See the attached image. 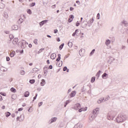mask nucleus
Returning <instances> with one entry per match:
<instances>
[{
	"label": "nucleus",
	"mask_w": 128,
	"mask_h": 128,
	"mask_svg": "<svg viewBox=\"0 0 128 128\" xmlns=\"http://www.w3.org/2000/svg\"><path fill=\"white\" fill-rule=\"evenodd\" d=\"M76 4H80V1H79V0L76 1Z\"/></svg>",
	"instance_id": "obj_55"
},
{
	"label": "nucleus",
	"mask_w": 128,
	"mask_h": 128,
	"mask_svg": "<svg viewBox=\"0 0 128 128\" xmlns=\"http://www.w3.org/2000/svg\"><path fill=\"white\" fill-rule=\"evenodd\" d=\"M10 57H6V60L7 62H10Z\"/></svg>",
	"instance_id": "obj_48"
},
{
	"label": "nucleus",
	"mask_w": 128,
	"mask_h": 128,
	"mask_svg": "<svg viewBox=\"0 0 128 128\" xmlns=\"http://www.w3.org/2000/svg\"><path fill=\"white\" fill-rule=\"evenodd\" d=\"M94 80H96V78L92 77V78L91 79V82H94Z\"/></svg>",
	"instance_id": "obj_25"
},
{
	"label": "nucleus",
	"mask_w": 128,
	"mask_h": 128,
	"mask_svg": "<svg viewBox=\"0 0 128 128\" xmlns=\"http://www.w3.org/2000/svg\"><path fill=\"white\" fill-rule=\"evenodd\" d=\"M40 84L42 86H44L46 84V80H42V82H40Z\"/></svg>",
	"instance_id": "obj_14"
},
{
	"label": "nucleus",
	"mask_w": 128,
	"mask_h": 128,
	"mask_svg": "<svg viewBox=\"0 0 128 128\" xmlns=\"http://www.w3.org/2000/svg\"><path fill=\"white\" fill-rule=\"evenodd\" d=\"M49 70H52V66L50 65L48 67Z\"/></svg>",
	"instance_id": "obj_42"
},
{
	"label": "nucleus",
	"mask_w": 128,
	"mask_h": 128,
	"mask_svg": "<svg viewBox=\"0 0 128 128\" xmlns=\"http://www.w3.org/2000/svg\"><path fill=\"white\" fill-rule=\"evenodd\" d=\"M63 70L64 72H66V70L67 72H68V68H66V66L64 68Z\"/></svg>",
	"instance_id": "obj_23"
},
{
	"label": "nucleus",
	"mask_w": 128,
	"mask_h": 128,
	"mask_svg": "<svg viewBox=\"0 0 128 128\" xmlns=\"http://www.w3.org/2000/svg\"><path fill=\"white\" fill-rule=\"evenodd\" d=\"M86 108H80V110H78L79 112H86Z\"/></svg>",
	"instance_id": "obj_9"
},
{
	"label": "nucleus",
	"mask_w": 128,
	"mask_h": 128,
	"mask_svg": "<svg viewBox=\"0 0 128 128\" xmlns=\"http://www.w3.org/2000/svg\"><path fill=\"white\" fill-rule=\"evenodd\" d=\"M18 42V38H14L12 41L13 44H14V46H16Z\"/></svg>",
	"instance_id": "obj_5"
},
{
	"label": "nucleus",
	"mask_w": 128,
	"mask_h": 128,
	"mask_svg": "<svg viewBox=\"0 0 128 128\" xmlns=\"http://www.w3.org/2000/svg\"><path fill=\"white\" fill-rule=\"evenodd\" d=\"M61 46H62V47L64 48V44H61Z\"/></svg>",
	"instance_id": "obj_58"
},
{
	"label": "nucleus",
	"mask_w": 128,
	"mask_h": 128,
	"mask_svg": "<svg viewBox=\"0 0 128 128\" xmlns=\"http://www.w3.org/2000/svg\"><path fill=\"white\" fill-rule=\"evenodd\" d=\"M96 51V50L94 49L92 52H90V54H94V52Z\"/></svg>",
	"instance_id": "obj_39"
},
{
	"label": "nucleus",
	"mask_w": 128,
	"mask_h": 128,
	"mask_svg": "<svg viewBox=\"0 0 128 128\" xmlns=\"http://www.w3.org/2000/svg\"><path fill=\"white\" fill-rule=\"evenodd\" d=\"M20 74H22V76H24V74L25 72L24 70H21L20 72Z\"/></svg>",
	"instance_id": "obj_29"
},
{
	"label": "nucleus",
	"mask_w": 128,
	"mask_h": 128,
	"mask_svg": "<svg viewBox=\"0 0 128 128\" xmlns=\"http://www.w3.org/2000/svg\"><path fill=\"white\" fill-rule=\"evenodd\" d=\"M62 66V61H61V64H58V66H60H60Z\"/></svg>",
	"instance_id": "obj_36"
},
{
	"label": "nucleus",
	"mask_w": 128,
	"mask_h": 128,
	"mask_svg": "<svg viewBox=\"0 0 128 128\" xmlns=\"http://www.w3.org/2000/svg\"><path fill=\"white\" fill-rule=\"evenodd\" d=\"M56 12H57V13L60 12V10H57Z\"/></svg>",
	"instance_id": "obj_61"
},
{
	"label": "nucleus",
	"mask_w": 128,
	"mask_h": 128,
	"mask_svg": "<svg viewBox=\"0 0 128 128\" xmlns=\"http://www.w3.org/2000/svg\"><path fill=\"white\" fill-rule=\"evenodd\" d=\"M0 94L2 96H6V94L4 93V92H1L0 93Z\"/></svg>",
	"instance_id": "obj_30"
},
{
	"label": "nucleus",
	"mask_w": 128,
	"mask_h": 128,
	"mask_svg": "<svg viewBox=\"0 0 128 128\" xmlns=\"http://www.w3.org/2000/svg\"><path fill=\"white\" fill-rule=\"evenodd\" d=\"M10 39L14 38V36H13L12 35H10Z\"/></svg>",
	"instance_id": "obj_46"
},
{
	"label": "nucleus",
	"mask_w": 128,
	"mask_h": 128,
	"mask_svg": "<svg viewBox=\"0 0 128 128\" xmlns=\"http://www.w3.org/2000/svg\"><path fill=\"white\" fill-rule=\"evenodd\" d=\"M74 16L73 15L71 14L69 18L68 19V22H72V21L74 20Z\"/></svg>",
	"instance_id": "obj_6"
},
{
	"label": "nucleus",
	"mask_w": 128,
	"mask_h": 128,
	"mask_svg": "<svg viewBox=\"0 0 128 128\" xmlns=\"http://www.w3.org/2000/svg\"><path fill=\"white\" fill-rule=\"evenodd\" d=\"M11 98H12V100H16V98H17L16 94H13Z\"/></svg>",
	"instance_id": "obj_8"
},
{
	"label": "nucleus",
	"mask_w": 128,
	"mask_h": 128,
	"mask_svg": "<svg viewBox=\"0 0 128 128\" xmlns=\"http://www.w3.org/2000/svg\"><path fill=\"white\" fill-rule=\"evenodd\" d=\"M98 112H100V108H96L94 110L92 111V116H91V118H96L98 116Z\"/></svg>",
	"instance_id": "obj_1"
},
{
	"label": "nucleus",
	"mask_w": 128,
	"mask_h": 128,
	"mask_svg": "<svg viewBox=\"0 0 128 128\" xmlns=\"http://www.w3.org/2000/svg\"><path fill=\"white\" fill-rule=\"evenodd\" d=\"M10 92H16V88H12L10 89Z\"/></svg>",
	"instance_id": "obj_15"
},
{
	"label": "nucleus",
	"mask_w": 128,
	"mask_h": 128,
	"mask_svg": "<svg viewBox=\"0 0 128 128\" xmlns=\"http://www.w3.org/2000/svg\"><path fill=\"white\" fill-rule=\"evenodd\" d=\"M28 46L29 48H32V44H29Z\"/></svg>",
	"instance_id": "obj_54"
},
{
	"label": "nucleus",
	"mask_w": 128,
	"mask_h": 128,
	"mask_svg": "<svg viewBox=\"0 0 128 128\" xmlns=\"http://www.w3.org/2000/svg\"><path fill=\"white\" fill-rule=\"evenodd\" d=\"M80 26V22H77L76 23V26Z\"/></svg>",
	"instance_id": "obj_43"
},
{
	"label": "nucleus",
	"mask_w": 128,
	"mask_h": 128,
	"mask_svg": "<svg viewBox=\"0 0 128 128\" xmlns=\"http://www.w3.org/2000/svg\"><path fill=\"white\" fill-rule=\"evenodd\" d=\"M38 106H42V102H40L38 104Z\"/></svg>",
	"instance_id": "obj_44"
},
{
	"label": "nucleus",
	"mask_w": 128,
	"mask_h": 128,
	"mask_svg": "<svg viewBox=\"0 0 128 128\" xmlns=\"http://www.w3.org/2000/svg\"><path fill=\"white\" fill-rule=\"evenodd\" d=\"M12 30H18V26L16 25H14L12 26Z\"/></svg>",
	"instance_id": "obj_17"
},
{
	"label": "nucleus",
	"mask_w": 128,
	"mask_h": 128,
	"mask_svg": "<svg viewBox=\"0 0 128 128\" xmlns=\"http://www.w3.org/2000/svg\"><path fill=\"white\" fill-rule=\"evenodd\" d=\"M46 62H47L48 64H50V60H47Z\"/></svg>",
	"instance_id": "obj_51"
},
{
	"label": "nucleus",
	"mask_w": 128,
	"mask_h": 128,
	"mask_svg": "<svg viewBox=\"0 0 128 128\" xmlns=\"http://www.w3.org/2000/svg\"><path fill=\"white\" fill-rule=\"evenodd\" d=\"M10 116V112H6V118H8V116Z\"/></svg>",
	"instance_id": "obj_21"
},
{
	"label": "nucleus",
	"mask_w": 128,
	"mask_h": 128,
	"mask_svg": "<svg viewBox=\"0 0 128 128\" xmlns=\"http://www.w3.org/2000/svg\"><path fill=\"white\" fill-rule=\"evenodd\" d=\"M60 54H58V58L56 60V62H60Z\"/></svg>",
	"instance_id": "obj_19"
},
{
	"label": "nucleus",
	"mask_w": 128,
	"mask_h": 128,
	"mask_svg": "<svg viewBox=\"0 0 128 128\" xmlns=\"http://www.w3.org/2000/svg\"><path fill=\"white\" fill-rule=\"evenodd\" d=\"M2 96L0 95V102H2Z\"/></svg>",
	"instance_id": "obj_45"
},
{
	"label": "nucleus",
	"mask_w": 128,
	"mask_h": 128,
	"mask_svg": "<svg viewBox=\"0 0 128 128\" xmlns=\"http://www.w3.org/2000/svg\"><path fill=\"white\" fill-rule=\"evenodd\" d=\"M70 104V101L69 100L66 101V105L64 106V108H66V104Z\"/></svg>",
	"instance_id": "obj_33"
},
{
	"label": "nucleus",
	"mask_w": 128,
	"mask_h": 128,
	"mask_svg": "<svg viewBox=\"0 0 128 128\" xmlns=\"http://www.w3.org/2000/svg\"><path fill=\"white\" fill-rule=\"evenodd\" d=\"M110 44V40H107L106 42V46H108V44Z\"/></svg>",
	"instance_id": "obj_20"
},
{
	"label": "nucleus",
	"mask_w": 128,
	"mask_h": 128,
	"mask_svg": "<svg viewBox=\"0 0 128 128\" xmlns=\"http://www.w3.org/2000/svg\"><path fill=\"white\" fill-rule=\"evenodd\" d=\"M80 32V30L78 29L76 30L75 32H74L72 34V36H74L76 34V32Z\"/></svg>",
	"instance_id": "obj_18"
},
{
	"label": "nucleus",
	"mask_w": 128,
	"mask_h": 128,
	"mask_svg": "<svg viewBox=\"0 0 128 128\" xmlns=\"http://www.w3.org/2000/svg\"><path fill=\"white\" fill-rule=\"evenodd\" d=\"M30 96V92H26L24 93V96L25 98H28Z\"/></svg>",
	"instance_id": "obj_13"
},
{
	"label": "nucleus",
	"mask_w": 128,
	"mask_h": 128,
	"mask_svg": "<svg viewBox=\"0 0 128 128\" xmlns=\"http://www.w3.org/2000/svg\"><path fill=\"white\" fill-rule=\"evenodd\" d=\"M36 6V3L33 2L31 4H30V6L32 7V6Z\"/></svg>",
	"instance_id": "obj_31"
},
{
	"label": "nucleus",
	"mask_w": 128,
	"mask_h": 128,
	"mask_svg": "<svg viewBox=\"0 0 128 128\" xmlns=\"http://www.w3.org/2000/svg\"><path fill=\"white\" fill-rule=\"evenodd\" d=\"M15 54H16V52H14V51H12V52H10V56L11 58H14V56Z\"/></svg>",
	"instance_id": "obj_12"
},
{
	"label": "nucleus",
	"mask_w": 128,
	"mask_h": 128,
	"mask_svg": "<svg viewBox=\"0 0 128 128\" xmlns=\"http://www.w3.org/2000/svg\"><path fill=\"white\" fill-rule=\"evenodd\" d=\"M96 18L97 20H100V13L97 14Z\"/></svg>",
	"instance_id": "obj_34"
},
{
	"label": "nucleus",
	"mask_w": 128,
	"mask_h": 128,
	"mask_svg": "<svg viewBox=\"0 0 128 128\" xmlns=\"http://www.w3.org/2000/svg\"><path fill=\"white\" fill-rule=\"evenodd\" d=\"M70 44H71L70 46H72V42H68V46H70Z\"/></svg>",
	"instance_id": "obj_56"
},
{
	"label": "nucleus",
	"mask_w": 128,
	"mask_h": 128,
	"mask_svg": "<svg viewBox=\"0 0 128 128\" xmlns=\"http://www.w3.org/2000/svg\"><path fill=\"white\" fill-rule=\"evenodd\" d=\"M100 71H99L98 72V73L96 74V76H100Z\"/></svg>",
	"instance_id": "obj_37"
},
{
	"label": "nucleus",
	"mask_w": 128,
	"mask_h": 128,
	"mask_svg": "<svg viewBox=\"0 0 128 128\" xmlns=\"http://www.w3.org/2000/svg\"><path fill=\"white\" fill-rule=\"evenodd\" d=\"M56 54H52L50 56V58H52V60H54L56 58Z\"/></svg>",
	"instance_id": "obj_10"
},
{
	"label": "nucleus",
	"mask_w": 128,
	"mask_h": 128,
	"mask_svg": "<svg viewBox=\"0 0 128 128\" xmlns=\"http://www.w3.org/2000/svg\"><path fill=\"white\" fill-rule=\"evenodd\" d=\"M17 120H20V117H17Z\"/></svg>",
	"instance_id": "obj_63"
},
{
	"label": "nucleus",
	"mask_w": 128,
	"mask_h": 128,
	"mask_svg": "<svg viewBox=\"0 0 128 128\" xmlns=\"http://www.w3.org/2000/svg\"><path fill=\"white\" fill-rule=\"evenodd\" d=\"M80 20H82V18H80Z\"/></svg>",
	"instance_id": "obj_64"
},
{
	"label": "nucleus",
	"mask_w": 128,
	"mask_h": 128,
	"mask_svg": "<svg viewBox=\"0 0 128 128\" xmlns=\"http://www.w3.org/2000/svg\"><path fill=\"white\" fill-rule=\"evenodd\" d=\"M44 48H41L40 50H39L38 52H42V50H44Z\"/></svg>",
	"instance_id": "obj_41"
},
{
	"label": "nucleus",
	"mask_w": 128,
	"mask_h": 128,
	"mask_svg": "<svg viewBox=\"0 0 128 128\" xmlns=\"http://www.w3.org/2000/svg\"><path fill=\"white\" fill-rule=\"evenodd\" d=\"M35 82L34 80H30V84H34Z\"/></svg>",
	"instance_id": "obj_27"
},
{
	"label": "nucleus",
	"mask_w": 128,
	"mask_h": 128,
	"mask_svg": "<svg viewBox=\"0 0 128 128\" xmlns=\"http://www.w3.org/2000/svg\"><path fill=\"white\" fill-rule=\"evenodd\" d=\"M124 120V116L122 115H119L116 118L117 122H122Z\"/></svg>",
	"instance_id": "obj_2"
},
{
	"label": "nucleus",
	"mask_w": 128,
	"mask_h": 128,
	"mask_svg": "<svg viewBox=\"0 0 128 128\" xmlns=\"http://www.w3.org/2000/svg\"><path fill=\"white\" fill-rule=\"evenodd\" d=\"M108 76V74H106V73H104L102 76V78H106V76Z\"/></svg>",
	"instance_id": "obj_24"
},
{
	"label": "nucleus",
	"mask_w": 128,
	"mask_h": 128,
	"mask_svg": "<svg viewBox=\"0 0 128 128\" xmlns=\"http://www.w3.org/2000/svg\"><path fill=\"white\" fill-rule=\"evenodd\" d=\"M98 104H101V102H102V100H98Z\"/></svg>",
	"instance_id": "obj_40"
},
{
	"label": "nucleus",
	"mask_w": 128,
	"mask_h": 128,
	"mask_svg": "<svg viewBox=\"0 0 128 128\" xmlns=\"http://www.w3.org/2000/svg\"><path fill=\"white\" fill-rule=\"evenodd\" d=\"M21 16L22 18H20L18 20V22H19V24H22V22H24V18H26V16L24 14L21 15Z\"/></svg>",
	"instance_id": "obj_4"
},
{
	"label": "nucleus",
	"mask_w": 128,
	"mask_h": 128,
	"mask_svg": "<svg viewBox=\"0 0 128 128\" xmlns=\"http://www.w3.org/2000/svg\"><path fill=\"white\" fill-rule=\"evenodd\" d=\"M48 22V20H44L40 22V26H42L43 24H46Z\"/></svg>",
	"instance_id": "obj_7"
},
{
	"label": "nucleus",
	"mask_w": 128,
	"mask_h": 128,
	"mask_svg": "<svg viewBox=\"0 0 128 128\" xmlns=\"http://www.w3.org/2000/svg\"><path fill=\"white\" fill-rule=\"evenodd\" d=\"M52 8H56V4L53 5V6H52Z\"/></svg>",
	"instance_id": "obj_52"
},
{
	"label": "nucleus",
	"mask_w": 128,
	"mask_h": 128,
	"mask_svg": "<svg viewBox=\"0 0 128 128\" xmlns=\"http://www.w3.org/2000/svg\"><path fill=\"white\" fill-rule=\"evenodd\" d=\"M94 22V18H92L90 20L88 21V24H92Z\"/></svg>",
	"instance_id": "obj_22"
},
{
	"label": "nucleus",
	"mask_w": 128,
	"mask_h": 128,
	"mask_svg": "<svg viewBox=\"0 0 128 128\" xmlns=\"http://www.w3.org/2000/svg\"><path fill=\"white\" fill-rule=\"evenodd\" d=\"M24 108H20L18 109V112H22V110H23Z\"/></svg>",
	"instance_id": "obj_35"
},
{
	"label": "nucleus",
	"mask_w": 128,
	"mask_h": 128,
	"mask_svg": "<svg viewBox=\"0 0 128 128\" xmlns=\"http://www.w3.org/2000/svg\"><path fill=\"white\" fill-rule=\"evenodd\" d=\"M34 44H38V40L37 39H35L34 41Z\"/></svg>",
	"instance_id": "obj_32"
},
{
	"label": "nucleus",
	"mask_w": 128,
	"mask_h": 128,
	"mask_svg": "<svg viewBox=\"0 0 128 128\" xmlns=\"http://www.w3.org/2000/svg\"><path fill=\"white\" fill-rule=\"evenodd\" d=\"M58 32V30H55L54 32V34H56Z\"/></svg>",
	"instance_id": "obj_50"
},
{
	"label": "nucleus",
	"mask_w": 128,
	"mask_h": 128,
	"mask_svg": "<svg viewBox=\"0 0 128 128\" xmlns=\"http://www.w3.org/2000/svg\"><path fill=\"white\" fill-rule=\"evenodd\" d=\"M28 14H32V10L30 9H28L27 11Z\"/></svg>",
	"instance_id": "obj_28"
},
{
	"label": "nucleus",
	"mask_w": 128,
	"mask_h": 128,
	"mask_svg": "<svg viewBox=\"0 0 128 128\" xmlns=\"http://www.w3.org/2000/svg\"><path fill=\"white\" fill-rule=\"evenodd\" d=\"M14 116H15L14 114L12 115V116L13 118H14Z\"/></svg>",
	"instance_id": "obj_62"
},
{
	"label": "nucleus",
	"mask_w": 128,
	"mask_h": 128,
	"mask_svg": "<svg viewBox=\"0 0 128 128\" xmlns=\"http://www.w3.org/2000/svg\"><path fill=\"white\" fill-rule=\"evenodd\" d=\"M62 45H60V46H59V49L60 50H62Z\"/></svg>",
	"instance_id": "obj_47"
},
{
	"label": "nucleus",
	"mask_w": 128,
	"mask_h": 128,
	"mask_svg": "<svg viewBox=\"0 0 128 128\" xmlns=\"http://www.w3.org/2000/svg\"><path fill=\"white\" fill-rule=\"evenodd\" d=\"M37 96H38V94H36V96H34V100H36V97H37Z\"/></svg>",
	"instance_id": "obj_38"
},
{
	"label": "nucleus",
	"mask_w": 128,
	"mask_h": 128,
	"mask_svg": "<svg viewBox=\"0 0 128 128\" xmlns=\"http://www.w3.org/2000/svg\"><path fill=\"white\" fill-rule=\"evenodd\" d=\"M74 10V8L70 7V10L72 11V10Z\"/></svg>",
	"instance_id": "obj_53"
},
{
	"label": "nucleus",
	"mask_w": 128,
	"mask_h": 128,
	"mask_svg": "<svg viewBox=\"0 0 128 128\" xmlns=\"http://www.w3.org/2000/svg\"><path fill=\"white\" fill-rule=\"evenodd\" d=\"M76 92L75 91H72L71 94H70V98H74L76 96Z\"/></svg>",
	"instance_id": "obj_11"
},
{
	"label": "nucleus",
	"mask_w": 128,
	"mask_h": 128,
	"mask_svg": "<svg viewBox=\"0 0 128 128\" xmlns=\"http://www.w3.org/2000/svg\"><path fill=\"white\" fill-rule=\"evenodd\" d=\"M29 66H32V63L30 64H29Z\"/></svg>",
	"instance_id": "obj_60"
},
{
	"label": "nucleus",
	"mask_w": 128,
	"mask_h": 128,
	"mask_svg": "<svg viewBox=\"0 0 128 128\" xmlns=\"http://www.w3.org/2000/svg\"><path fill=\"white\" fill-rule=\"evenodd\" d=\"M82 108V106L80 104H77L74 105L73 108L76 110H80Z\"/></svg>",
	"instance_id": "obj_3"
},
{
	"label": "nucleus",
	"mask_w": 128,
	"mask_h": 128,
	"mask_svg": "<svg viewBox=\"0 0 128 128\" xmlns=\"http://www.w3.org/2000/svg\"><path fill=\"white\" fill-rule=\"evenodd\" d=\"M56 120H58V118H53L51 119V122L50 124H52V122H56Z\"/></svg>",
	"instance_id": "obj_16"
},
{
	"label": "nucleus",
	"mask_w": 128,
	"mask_h": 128,
	"mask_svg": "<svg viewBox=\"0 0 128 128\" xmlns=\"http://www.w3.org/2000/svg\"><path fill=\"white\" fill-rule=\"evenodd\" d=\"M47 36H48V38H52V36H50V35H48Z\"/></svg>",
	"instance_id": "obj_59"
},
{
	"label": "nucleus",
	"mask_w": 128,
	"mask_h": 128,
	"mask_svg": "<svg viewBox=\"0 0 128 128\" xmlns=\"http://www.w3.org/2000/svg\"><path fill=\"white\" fill-rule=\"evenodd\" d=\"M60 38H57V42H60Z\"/></svg>",
	"instance_id": "obj_57"
},
{
	"label": "nucleus",
	"mask_w": 128,
	"mask_h": 128,
	"mask_svg": "<svg viewBox=\"0 0 128 128\" xmlns=\"http://www.w3.org/2000/svg\"><path fill=\"white\" fill-rule=\"evenodd\" d=\"M34 110V108H32L30 107L29 110H28V112H32Z\"/></svg>",
	"instance_id": "obj_26"
},
{
	"label": "nucleus",
	"mask_w": 128,
	"mask_h": 128,
	"mask_svg": "<svg viewBox=\"0 0 128 128\" xmlns=\"http://www.w3.org/2000/svg\"><path fill=\"white\" fill-rule=\"evenodd\" d=\"M2 110H4V108H6V106H3L2 108Z\"/></svg>",
	"instance_id": "obj_49"
}]
</instances>
